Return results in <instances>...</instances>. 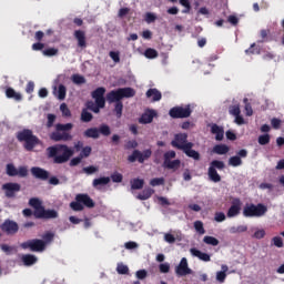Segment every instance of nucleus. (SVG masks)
Segmentation results:
<instances>
[{
	"label": "nucleus",
	"mask_w": 284,
	"mask_h": 284,
	"mask_svg": "<svg viewBox=\"0 0 284 284\" xmlns=\"http://www.w3.org/2000/svg\"><path fill=\"white\" fill-rule=\"evenodd\" d=\"M49 159H53V163L62 165L68 163L72 156H74V150L65 144H55L47 149Z\"/></svg>",
	"instance_id": "nucleus-1"
},
{
	"label": "nucleus",
	"mask_w": 284,
	"mask_h": 284,
	"mask_svg": "<svg viewBox=\"0 0 284 284\" xmlns=\"http://www.w3.org/2000/svg\"><path fill=\"white\" fill-rule=\"evenodd\" d=\"M17 139L20 143H24L23 148L27 152H32L37 148V145H41V140L34 135L32 130L24 129L17 133Z\"/></svg>",
	"instance_id": "nucleus-2"
},
{
	"label": "nucleus",
	"mask_w": 284,
	"mask_h": 284,
	"mask_svg": "<svg viewBox=\"0 0 284 284\" xmlns=\"http://www.w3.org/2000/svg\"><path fill=\"white\" fill-rule=\"evenodd\" d=\"M73 128H74V124L72 123L55 124V131H53L50 134L51 141H54L55 143H59V141H64V142L72 141V134L70 132L72 131Z\"/></svg>",
	"instance_id": "nucleus-3"
},
{
	"label": "nucleus",
	"mask_w": 284,
	"mask_h": 284,
	"mask_svg": "<svg viewBox=\"0 0 284 284\" xmlns=\"http://www.w3.org/2000/svg\"><path fill=\"white\" fill-rule=\"evenodd\" d=\"M133 97H136V91L133 88H119L106 94V101L109 103H122V99H132Z\"/></svg>",
	"instance_id": "nucleus-4"
},
{
	"label": "nucleus",
	"mask_w": 284,
	"mask_h": 284,
	"mask_svg": "<svg viewBox=\"0 0 284 284\" xmlns=\"http://www.w3.org/2000/svg\"><path fill=\"white\" fill-rule=\"evenodd\" d=\"M242 214L245 219H261V216H265V214H267V207L263 203H246L243 207Z\"/></svg>",
	"instance_id": "nucleus-5"
},
{
	"label": "nucleus",
	"mask_w": 284,
	"mask_h": 284,
	"mask_svg": "<svg viewBox=\"0 0 284 284\" xmlns=\"http://www.w3.org/2000/svg\"><path fill=\"white\" fill-rule=\"evenodd\" d=\"M101 134L102 136H110L112 134V130L110 129V125L101 124L99 129L90 128V129H87L83 133V135L87 139H99Z\"/></svg>",
	"instance_id": "nucleus-6"
},
{
	"label": "nucleus",
	"mask_w": 284,
	"mask_h": 284,
	"mask_svg": "<svg viewBox=\"0 0 284 284\" xmlns=\"http://www.w3.org/2000/svg\"><path fill=\"white\" fill-rule=\"evenodd\" d=\"M216 170H225V162L213 160L209 166V179L213 181V183H221V175Z\"/></svg>",
	"instance_id": "nucleus-7"
},
{
	"label": "nucleus",
	"mask_w": 284,
	"mask_h": 284,
	"mask_svg": "<svg viewBox=\"0 0 284 284\" xmlns=\"http://www.w3.org/2000/svg\"><path fill=\"white\" fill-rule=\"evenodd\" d=\"M22 250H30L31 252H45V242L43 240L33 239L20 244Z\"/></svg>",
	"instance_id": "nucleus-8"
},
{
	"label": "nucleus",
	"mask_w": 284,
	"mask_h": 284,
	"mask_svg": "<svg viewBox=\"0 0 284 284\" xmlns=\"http://www.w3.org/2000/svg\"><path fill=\"white\" fill-rule=\"evenodd\" d=\"M169 116L171 119H189V116H192V109L190 108V104L183 106H173L169 111Z\"/></svg>",
	"instance_id": "nucleus-9"
},
{
	"label": "nucleus",
	"mask_w": 284,
	"mask_h": 284,
	"mask_svg": "<svg viewBox=\"0 0 284 284\" xmlns=\"http://www.w3.org/2000/svg\"><path fill=\"white\" fill-rule=\"evenodd\" d=\"M152 156V149H146L143 152L140 150H134L131 155L128 156L129 163H136L139 161L140 163H145L148 159Z\"/></svg>",
	"instance_id": "nucleus-10"
},
{
	"label": "nucleus",
	"mask_w": 284,
	"mask_h": 284,
	"mask_svg": "<svg viewBox=\"0 0 284 284\" xmlns=\"http://www.w3.org/2000/svg\"><path fill=\"white\" fill-rule=\"evenodd\" d=\"M0 230L4 234H7V236H14V234H18L19 232V223L13 220L7 219L0 225Z\"/></svg>",
	"instance_id": "nucleus-11"
},
{
	"label": "nucleus",
	"mask_w": 284,
	"mask_h": 284,
	"mask_svg": "<svg viewBox=\"0 0 284 284\" xmlns=\"http://www.w3.org/2000/svg\"><path fill=\"white\" fill-rule=\"evenodd\" d=\"M192 142H187V133H176L174 139L171 141L172 148L176 150H182V152L190 145Z\"/></svg>",
	"instance_id": "nucleus-12"
},
{
	"label": "nucleus",
	"mask_w": 284,
	"mask_h": 284,
	"mask_svg": "<svg viewBox=\"0 0 284 284\" xmlns=\"http://www.w3.org/2000/svg\"><path fill=\"white\" fill-rule=\"evenodd\" d=\"M6 172L8 176H19L20 179H26L28 176V166H14V164L9 163L6 166Z\"/></svg>",
	"instance_id": "nucleus-13"
},
{
	"label": "nucleus",
	"mask_w": 284,
	"mask_h": 284,
	"mask_svg": "<svg viewBox=\"0 0 284 284\" xmlns=\"http://www.w3.org/2000/svg\"><path fill=\"white\" fill-rule=\"evenodd\" d=\"M2 190H4L7 199H14L16 192H21V184L8 182L2 185Z\"/></svg>",
	"instance_id": "nucleus-14"
},
{
	"label": "nucleus",
	"mask_w": 284,
	"mask_h": 284,
	"mask_svg": "<svg viewBox=\"0 0 284 284\" xmlns=\"http://www.w3.org/2000/svg\"><path fill=\"white\" fill-rule=\"evenodd\" d=\"M242 205H243V202H241V199L234 197L232 200V204L226 213L227 219H234V216H239V214H241Z\"/></svg>",
	"instance_id": "nucleus-15"
},
{
	"label": "nucleus",
	"mask_w": 284,
	"mask_h": 284,
	"mask_svg": "<svg viewBox=\"0 0 284 284\" xmlns=\"http://www.w3.org/2000/svg\"><path fill=\"white\" fill-rule=\"evenodd\" d=\"M92 99H94L98 105H105V88L99 87L91 93Z\"/></svg>",
	"instance_id": "nucleus-16"
},
{
	"label": "nucleus",
	"mask_w": 284,
	"mask_h": 284,
	"mask_svg": "<svg viewBox=\"0 0 284 284\" xmlns=\"http://www.w3.org/2000/svg\"><path fill=\"white\" fill-rule=\"evenodd\" d=\"M176 276H187L192 274V270L187 266V258L183 257L180 264L175 267Z\"/></svg>",
	"instance_id": "nucleus-17"
},
{
	"label": "nucleus",
	"mask_w": 284,
	"mask_h": 284,
	"mask_svg": "<svg viewBox=\"0 0 284 284\" xmlns=\"http://www.w3.org/2000/svg\"><path fill=\"white\" fill-rule=\"evenodd\" d=\"M31 174L34 179H39L40 181H48V179H50V172L39 166L31 168Z\"/></svg>",
	"instance_id": "nucleus-18"
},
{
	"label": "nucleus",
	"mask_w": 284,
	"mask_h": 284,
	"mask_svg": "<svg viewBox=\"0 0 284 284\" xmlns=\"http://www.w3.org/2000/svg\"><path fill=\"white\" fill-rule=\"evenodd\" d=\"M75 201H79L82 205H84V207L89 209H92L95 205L94 200H92V197H90V195H88L87 193L77 194Z\"/></svg>",
	"instance_id": "nucleus-19"
},
{
	"label": "nucleus",
	"mask_w": 284,
	"mask_h": 284,
	"mask_svg": "<svg viewBox=\"0 0 284 284\" xmlns=\"http://www.w3.org/2000/svg\"><path fill=\"white\" fill-rule=\"evenodd\" d=\"M73 37L78 41V48H81L82 50H84V48H88V41L85 40V31L75 30Z\"/></svg>",
	"instance_id": "nucleus-20"
},
{
	"label": "nucleus",
	"mask_w": 284,
	"mask_h": 284,
	"mask_svg": "<svg viewBox=\"0 0 284 284\" xmlns=\"http://www.w3.org/2000/svg\"><path fill=\"white\" fill-rule=\"evenodd\" d=\"M156 111L154 110H146L141 118L139 119V123H142L143 125H148V123H152L154 121V116H156Z\"/></svg>",
	"instance_id": "nucleus-21"
},
{
	"label": "nucleus",
	"mask_w": 284,
	"mask_h": 284,
	"mask_svg": "<svg viewBox=\"0 0 284 284\" xmlns=\"http://www.w3.org/2000/svg\"><path fill=\"white\" fill-rule=\"evenodd\" d=\"M192 148H194V143H189L183 152L189 156V159H193V161H201V153Z\"/></svg>",
	"instance_id": "nucleus-22"
},
{
	"label": "nucleus",
	"mask_w": 284,
	"mask_h": 284,
	"mask_svg": "<svg viewBox=\"0 0 284 284\" xmlns=\"http://www.w3.org/2000/svg\"><path fill=\"white\" fill-rule=\"evenodd\" d=\"M211 133L215 134V141H221L225 136L223 126H220L219 124H213L211 126Z\"/></svg>",
	"instance_id": "nucleus-23"
},
{
	"label": "nucleus",
	"mask_w": 284,
	"mask_h": 284,
	"mask_svg": "<svg viewBox=\"0 0 284 284\" xmlns=\"http://www.w3.org/2000/svg\"><path fill=\"white\" fill-rule=\"evenodd\" d=\"M190 252L192 256H196V258H200V261H204V263H210L211 261L210 254L203 253L199 251V248H191Z\"/></svg>",
	"instance_id": "nucleus-24"
},
{
	"label": "nucleus",
	"mask_w": 284,
	"mask_h": 284,
	"mask_svg": "<svg viewBox=\"0 0 284 284\" xmlns=\"http://www.w3.org/2000/svg\"><path fill=\"white\" fill-rule=\"evenodd\" d=\"M21 261H22L23 265H26L27 267H30V266L34 265V263H37L38 258H37V256H34L32 254H24V255H22Z\"/></svg>",
	"instance_id": "nucleus-25"
},
{
	"label": "nucleus",
	"mask_w": 284,
	"mask_h": 284,
	"mask_svg": "<svg viewBox=\"0 0 284 284\" xmlns=\"http://www.w3.org/2000/svg\"><path fill=\"white\" fill-rule=\"evenodd\" d=\"M146 98L152 99V101L156 102V101H161L162 94H161V91H158L156 89H149L146 91Z\"/></svg>",
	"instance_id": "nucleus-26"
},
{
	"label": "nucleus",
	"mask_w": 284,
	"mask_h": 284,
	"mask_svg": "<svg viewBox=\"0 0 284 284\" xmlns=\"http://www.w3.org/2000/svg\"><path fill=\"white\" fill-rule=\"evenodd\" d=\"M152 194H154V190L151 187H146L138 194L136 199H139V201H148V199L152 197Z\"/></svg>",
	"instance_id": "nucleus-27"
},
{
	"label": "nucleus",
	"mask_w": 284,
	"mask_h": 284,
	"mask_svg": "<svg viewBox=\"0 0 284 284\" xmlns=\"http://www.w3.org/2000/svg\"><path fill=\"white\" fill-rule=\"evenodd\" d=\"M221 267L222 271L216 273V281H219V283H225V278H227L226 272L230 270V267H227L225 264H223Z\"/></svg>",
	"instance_id": "nucleus-28"
},
{
	"label": "nucleus",
	"mask_w": 284,
	"mask_h": 284,
	"mask_svg": "<svg viewBox=\"0 0 284 284\" xmlns=\"http://www.w3.org/2000/svg\"><path fill=\"white\" fill-rule=\"evenodd\" d=\"M213 152L214 154H220V155L227 154V152H230V146H227V144H216L213 148Z\"/></svg>",
	"instance_id": "nucleus-29"
},
{
	"label": "nucleus",
	"mask_w": 284,
	"mask_h": 284,
	"mask_svg": "<svg viewBox=\"0 0 284 284\" xmlns=\"http://www.w3.org/2000/svg\"><path fill=\"white\" fill-rule=\"evenodd\" d=\"M67 92L68 90L65 89V85L59 84L58 91H53V94L59 99V101H63Z\"/></svg>",
	"instance_id": "nucleus-30"
},
{
	"label": "nucleus",
	"mask_w": 284,
	"mask_h": 284,
	"mask_svg": "<svg viewBox=\"0 0 284 284\" xmlns=\"http://www.w3.org/2000/svg\"><path fill=\"white\" fill-rule=\"evenodd\" d=\"M164 168H166V170H179L181 168V160H169L164 162Z\"/></svg>",
	"instance_id": "nucleus-31"
},
{
	"label": "nucleus",
	"mask_w": 284,
	"mask_h": 284,
	"mask_svg": "<svg viewBox=\"0 0 284 284\" xmlns=\"http://www.w3.org/2000/svg\"><path fill=\"white\" fill-rule=\"evenodd\" d=\"M6 97L8 99H14L16 101H21V94L17 93V91H14V89L12 88H8L6 90Z\"/></svg>",
	"instance_id": "nucleus-32"
},
{
	"label": "nucleus",
	"mask_w": 284,
	"mask_h": 284,
	"mask_svg": "<svg viewBox=\"0 0 284 284\" xmlns=\"http://www.w3.org/2000/svg\"><path fill=\"white\" fill-rule=\"evenodd\" d=\"M110 183V178L103 176V178H98L94 179L92 182L93 187H99V185H108Z\"/></svg>",
	"instance_id": "nucleus-33"
},
{
	"label": "nucleus",
	"mask_w": 284,
	"mask_h": 284,
	"mask_svg": "<svg viewBox=\"0 0 284 284\" xmlns=\"http://www.w3.org/2000/svg\"><path fill=\"white\" fill-rule=\"evenodd\" d=\"M143 185H145V181L142 179H134L131 182V189L132 190H143Z\"/></svg>",
	"instance_id": "nucleus-34"
},
{
	"label": "nucleus",
	"mask_w": 284,
	"mask_h": 284,
	"mask_svg": "<svg viewBox=\"0 0 284 284\" xmlns=\"http://www.w3.org/2000/svg\"><path fill=\"white\" fill-rule=\"evenodd\" d=\"M42 241L44 243V247H47L48 245H50V243H52V241H54V233L52 232H45L42 235Z\"/></svg>",
	"instance_id": "nucleus-35"
},
{
	"label": "nucleus",
	"mask_w": 284,
	"mask_h": 284,
	"mask_svg": "<svg viewBox=\"0 0 284 284\" xmlns=\"http://www.w3.org/2000/svg\"><path fill=\"white\" fill-rule=\"evenodd\" d=\"M203 243H205L206 245H212L213 247H216V245H219L220 242H219V239L206 235L203 237Z\"/></svg>",
	"instance_id": "nucleus-36"
},
{
	"label": "nucleus",
	"mask_w": 284,
	"mask_h": 284,
	"mask_svg": "<svg viewBox=\"0 0 284 284\" xmlns=\"http://www.w3.org/2000/svg\"><path fill=\"white\" fill-rule=\"evenodd\" d=\"M229 165H232V168H239L240 165H243V160L237 155L231 156L229 159Z\"/></svg>",
	"instance_id": "nucleus-37"
},
{
	"label": "nucleus",
	"mask_w": 284,
	"mask_h": 284,
	"mask_svg": "<svg viewBox=\"0 0 284 284\" xmlns=\"http://www.w3.org/2000/svg\"><path fill=\"white\" fill-rule=\"evenodd\" d=\"M92 119H94L92 113H90V112H88V110L83 109L81 112V121L83 123H90V121H92Z\"/></svg>",
	"instance_id": "nucleus-38"
},
{
	"label": "nucleus",
	"mask_w": 284,
	"mask_h": 284,
	"mask_svg": "<svg viewBox=\"0 0 284 284\" xmlns=\"http://www.w3.org/2000/svg\"><path fill=\"white\" fill-rule=\"evenodd\" d=\"M144 57L146 59H156V57H159V51H156V49L149 48L144 51Z\"/></svg>",
	"instance_id": "nucleus-39"
},
{
	"label": "nucleus",
	"mask_w": 284,
	"mask_h": 284,
	"mask_svg": "<svg viewBox=\"0 0 284 284\" xmlns=\"http://www.w3.org/2000/svg\"><path fill=\"white\" fill-rule=\"evenodd\" d=\"M229 114H231V116H239V114H241V105L239 104L230 105Z\"/></svg>",
	"instance_id": "nucleus-40"
},
{
	"label": "nucleus",
	"mask_w": 284,
	"mask_h": 284,
	"mask_svg": "<svg viewBox=\"0 0 284 284\" xmlns=\"http://www.w3.org/2000/svg\"><path fill=\"white\" fill-rule=\"evenodd\" d=\"M44 214H45V207L43 205L38 206L33 211L34 219H43Z\"/></svg>",
	"instance_id": "nucleus-41"
},
{
	"label": "nucleus",
	"mask_w": 284,
	"mask_h": 284,
	"mask_svg": "<svg viewBox=\"0 0 284 284\" xmlns=\"http://www.w3.org/2000/svg\"><path fill=\"white\" fill-rule=\"evenodd\" d=\"M271 136H270V134L268 133H265V134H262V135H260L258 138H257V143L260 144V145H267L268 143H270V141H271Z\"/></svg>",
	"instance_id": "nucleus-42"
},
{
	"label": "nucleus",
	"mask_w": 284,
	"mask_h": 284,
	"mask_svg": "<svg viewBox=\"0 0 284 284\" xmlns=\"http://www.w3.org/2000/svg\"><path fill=\"white\" fill-rule=\"evenodd\" d=\"M114 112H115L116 119H121L123 116V102L115 103Z\"/></svg>",
	"instance_id": "nucleus-43"
},
{
	"label": "nucleus",
	"mask_w": 284,
	"mask_h": 284,
	"mask_svg": "<svg viewBox=\"0 0 284 284\" xmlns=\"http://www.w3.org/2000/svg\"><path fill=\"white\" fill-rule=\"evenodd\" d=\"M42 219H59V212L54 210H44V216Z\"/></svg>",
	"instance_id": "nucleus-44"
},
{
	"label": "nucleus",
	"mask_w": 284,
	"mask_h": 284,
	"mask_svg": "<svg viewBox=\"0 0 284 284\" xmlns=\"http://www.w3.org/2000/svg\"><path fill=\"white\" fill-rule=\"evenodd\" d=\"M180 4L183 6L182 12L183 14H189V12L192 10V4L190 3V0H179Z\"/></svg>",
	"instance_id": "nucleus-45"
},
{
	"label": "nucleus",
	"mask_w": 284,
	"mask_h": 284,
	"mask_svg": "<svg viewBox=\"0 0 284 284\" xmlns=\"http://www.w3.org/2000/svg\"><path fill=\"white\" fill-rule=\"evenodd\" d=\"M70 207L73 212H83V204L80 201L71 202Z\"/></svg>",
	"instance_id": "nucleus-46"
},
{
	"label": "nucleus",
	"mask_w": 284,
	"mask_h": 284,
	"mask_svg": "<svg viewBox=\"0 0 284 284\" xmlns=\"http://www.w3.org/2000/svg\"><path fill=\"white\" fill-rule=\"evenodd\" d=\"M44 57H57L59 54V49L57 48H49L42 51Z\"/></svg>",
	"instance_id": "nucleus-47"
},
{
	"label": "nucleus",
	"mask_w": 284,
	"mask_h": 284,
	"mask_svg": "<svg viewBox=\"0 0 284 284\" xmlns=\"http://www.w3.org/2000/svg\"><path fill=\"white\" fill-rule=\"evenodd\" d=\"M139 148V142L136 140H129L124 144V150H136Z\"/></svg>",
	"instance_id": "nucleus-48"
},
{
	"label": "nucleus",
	"mask_w": 284,
	"mask_h": 284,
	"mask_svg": "<svg viewBox=\"0 0 284 284\" xmlns=\"http://www.w3.org/2000/svg\"><path fill=\"white\" fill-rule=\"evenodd\" d=\"M29 205H30V207H33V210H37V207H41V205H43V204H42L41 200H39V197H31L29 200Z\"/></svg>",
	"instance_id": "nucleus-49"
},
{
	"label": "nucleus",
	"mask_w": 284,
	"mask_h": 284,
	"mask_svg": "<svg viewBox=\"0 0 284 284\" xmlns=\"http://www.w3.org/2000/svg\"><path fill=\"white\" fill-rule=\"evenodd\" d=\"M150 185L152 187H156L159 185H165V179L164 178H155L150 181Z\"/></svg>",
	"instance_id": "nucleus-50"
},
{
	"label": "nucleus",
	"mask_w": 284,
	"mask_h": 284,
	"mask_svg": "<svg viewBox=\"0 0 284 284\" xmlns=\"http://www.w3.org/2000/svg\"><path fill=\"white\" fill-rule=\"evenodd\" d=\"M72 82L75 83V85H82V83H85V78L81 74H73Z\"/></svg>",
	"instance_id": "nucleus-51"
},
{
	"label": "nucleus",
	"mask_w": 284,
	"mask_h": 284,
	"mask_svg": "<svg viewBox=\"0 0 284 284\" xmlns=\"http://www.w3.org/2000/svg\"><path fill=\"white\" fill-rule=\"evenodd\" d=\"M194 230L197 232V234H205V227L203 226V223L201 221L194 222Z\"/></svg>",
	"instance_id": "nucleus-52"
},
{
	"label": "nucleus",
	"mask_w": 284,
	"mask_h": 284,
	"mask_svg": "<svg viewBox=\"0 0 284 284\" xmlns=\"http://www.w3.org/2000/svg\"><path fill=\"white\" fill-rule=\"evenodd\" d=\"M91 154H92V146H84V148H82L79 155L82 159H88V156H90Z\"/></svg>",
	"instance_id": "nucleus-53"
},
{
	"label": "nucleus",
	"mask_w": 284,
	"mask_h": 284,
	"mask_svg": "<svg viewBox=\"0 0 284 284\" xmlns=\"http://www.w3.org/2000/svg\"><path fill=\"white\" fill-rule=\"evenodd\" d=\"M82 172H84V174H94L97 172H99V168L94 166V165H90V166H85L82 169Z\"/></svg>",
	"instance_id": "nucleus-54"
},
{
	"label": "nucleus",
	"mask_w": 284,
	"mask_h": 284,
	"mask_svg": "<svg viewBox=\"0 0 284 284\" xmlns=\"http://www.w3.org/2000/svg\"><path fill=\"white\" fill-rule=\"evenodd\" d=\"M272 244H273L275 247H284L283 237H281V236H274V237L272 239Z\"/></svg>",
	"instance_id": "nucleus-55"
},
{
	"label": "nucleus",
	"mask_w": 284,
	"mask_h": 284,
	"mask_svg": "<svg viewBox=\"0 0 284 284\" xmlns=\"http://www.w3.org/2000/svg\"><path fill=\"white\" fill-rule=\"evenodd\" d=\"M172 159H176L175 151H168L164 153V163H168V161H172Z\"/></svg>",
	"instance_id": "nucleus-56"
},
{
	"label": "nucleus",
	"mask_w": 284,
	"mask_h": 284,
	"mask_svg": "<svg viewBox=\"0 0 284 284\" xmlns=\"http://www.w3.org/2000/svg\"><path fill=\"white\" fill-rule=\"evenodd\" d=\"M60 111L62 112V114L64 116H72V112H70V109L68 108V104H65V103H62L60 105Z\"/></svg>",
	"instance_id": "nucleus-57"
},
{
	"label": "nucleus",
	"mask_w": 284,
	"mask_h": 284,
	"mask_svg": "<svg viewBox=\"0 0 284 284\" xmlns=\"http://www.w3.org/2000/svg\"><path fill=\"white\" fill-rule=\"evenodd\" d=\"M109 57H111V59H112V61H114V63H120V61H121L119 51L109 52Z\"/></svg>",
	"instance_id": "nucleus-58"
},
{
	"label": "nucleus",
	"mask_w": 284,
	"mask_h": 284,
	"mask_svg": "<svg viewBox=\"0 0 284 284\" xmlns=\"http://www.w3.org/2000/svg\"><path fill=\"white\" fill-rule=\"evenodd\" d=\"M116 272L118 274H128L130 272V268L128 267V265L119 264L116 267Z\"/></svg>",
	"instance_id": "nucleus-59"
},
{
	"label": "nucleus",
	"mask_w": 284,
	"mask_h": 284,
	"mask_svg": "<svg viewBox=\"0 0 284 284\" xmlns=\"http://www.w3.org/2000/svg\"><path fill=\"white\" fill-rule=\"evenodd\" d=\"M281 123H282L281 119L273 118L271 120V125H272L273 130H281Z\"/></svg>",
	"instance_id": "nucleus-60"
},
{
	"label": "nucleus",
	"mask_w": 284,
	"mask_h": 284,
	"mask_svg": "<svg viewBox=\"0 0 284 284\" xmlns=\"http://www.w3.org/2000/svg\"><path fill=\"white\" fill-rule=\"evenodd\" d=\"M270 36V30H267V29H262L261 31H260V37H261V43H265V41H267V37Z\"/></svg>",
	"instance_id": "nucleus-61"
},
{
	"label": "nucleus",
	"mask_w": 284,
	"mask_h": 284,
	"mask_svg": "<svg viewBox=\"0 0 284 284\" xmlns=\"http://www.w3.org/2000/svg\"><path fill=\"white\" fill-rule=\"evenodd\" d=\"M227 23H230L233 27L239 26V17L231 14L227 17Z\"/></svg>",
	"instance_id": "nucleus-62"
},
{
	"label": "nucleus",
	"mask_w": 284,
	"mask_h": 284,
	"mask_svg": "<svg viewBox=\"0 0 284 284\" xmlns=\"http://www.w3.org/2000/svg\"><path fill=\"white\" fill-rule=\"evenodd\" d=\"M111 181H113V183H121L123 181V174L121 173H113L111 175Z\"/></svg>",
	"instance_id": "nucleus-63"
},
{
	"label": "nucleus",
	"mask_w": 284,
	"mask_h": 284,
	"mask_svg": "<svg viewBox=\"0 0 284 284\" xmlns=\"http://www.w3.org/2000/svg\"><path fill=\"white\" fill-rule=\"evenodd\" d=\"M214 220L216 221V223H223V221H225V213L223 212L215 213Z\"/></svg>",
	"instance_id": "nucleus-64"
}]
</instances>
